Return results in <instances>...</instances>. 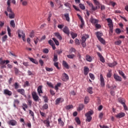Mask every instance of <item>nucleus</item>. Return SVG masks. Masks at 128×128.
<instances>
[{"label":"nucleus","mask_w":128,"mask_h":128,"mask_svg":"<svg viewBox=\"0 0 128 128\" xmlns=\"http://www.w3.org/2000/svg\"><path fill=\"white\" fill-rule=\"evenodd\" d=\"M10 64V60H2V58H0V66L1 68H6V64Z\"/></svg>","instance_id":"nucleus-1"},{"label":"nucleus","mask_w":128,"mask_h":128,"mask_svg":"<svg viewBox=\"0 0 128 128\" xmlns=\"http://www.w3.org/2000/svg\"><path fill=\"white\" fill-rule=\"evenodd\" d=\"M18 36L19 38H22L23 42H24L26 40V34H24V32L23 30H18Z\"/></svg>","instance_id":"nucleus-2"},{"label":"nucleus","mask_w":128,"mask_h":128,"mask_svg":"<svg viewBox=\"0 0 128 128\" xmlns=\"http://www.w3.org/2000/svg\"><path fill=\"white\" fill-rule=\"evenodd\" d=\"M86 4H88L90 8H91V10H93L94 12L96 10H98V6H94V4L90 2L89 1H86Z\"/></svg>","instance_id":"nucleus-3"},{"label":"nucleus","mask_w":128,"mask_h":128,"mask_svg":"<svg viewBox=\"0 0 128 128\" xmlns=\"http://www.w3.org/2000/svg\"><path fill=\"white\" fill-rule=\"evenodd\" d=\"M32 97L34 102H38L40 98L35 92H32Z\"/></svg>","instance_id":"nucleus-4"},{"label":"nucleus","mask_w":128,"mask_h":128,"mask_svg":"<svg viewBox=\"0 0 128 128\" xmlns=\"http://www.w3.org/2000/svg\"><path fill=\"white\" fill-rule=\"evenodd\" d=\"M62 80L63 82H68V75L66 73H64L62 74Z\"/></svg>","instance_id":"nucleus-5"},{"label":"nucleus","mask_w":128,"mask_h":128,"mask_svg":"<svg viewBox=\"0 0 128 128\" xmlns=\"http://www.w3.org/2000/svg\"><path fill=\"white\" fill-rule=\"evenodd\" d=\"M114 78L116 82H122V77L118 76V75L116 74H114Z\"/></svg>","instance_id":"nucleus-6"},{"label":"nucleus","mask_w":128,"mask_h":128,"mask_svg":"<svg viewBox=\"0 0 128 128\" xmlns=\"http://www.w3.org/2000/svg\"><path fill=\"white\" fill-rule=\"evenodd\" d=\"M100 82L101 86L104 88V76L102 74H100Z\"/></svg>","instance_id":"nucleus-7"},{"label":"nucleus","mask_w":128,"mask_h":128,"mask_svg":"<svg viewBox=\"0 0 128 128\" xmlns=\"http://www.w3.org/2000/svg\"><path fill=\"white\" fill-rule=\"evenodd\" d=\"M17 92L19 94H22V96H24L25 98H26V95H25V91L24 89L21 88V89H18L17 90Z\"/></svg>","instance_id":"nucleus-8"},{"label":"nucleus","mask_w":128,"mask_h":128,"mask_svg":"<svg viewBox=\"0 0 128 128\" xmlns=\"http://www.w3.org/2000/svg\"><path fill=\"white\" fill-rule=\"evenodd\" d=\"M126 114L124 112H121L119 114H118L117 115H116L115 116L116 118H124Z\"/></svg>","instance_id":"nucleus-9"},{"label":"nucleus","mask_w":128,"mask_h":128,"mask_svg":"<svg viewBox=\"0 0 128 128\" xmlns=\"http://www.w3.org/2000/svg\"><path fill=\"white\" fill-rule=\"evenodd\" d=\"M88 38H90V36L88 34H84L82 38V42H86Z\"/></svg>","instance_id":"nucleus-10"},{"label":"nucleus","mask_w":128,"mask_h":128,"mask_svg":"<svg viewBox=\"0 0 128 128\" xmlns=\"http://www.w3.org/2000/svg\"><path fill=\"white\" fill-rule=\"evenodd\" d=\"M90 22L92 24H98V20L95 19L92 17L90 18Z\"/></svg>","instance_id":"nucleus-11"},{"label":"nucleus","mask_w":128,"mask_h":128,"mask_svg":"<svg viewBox=\"0 0 128 128\" xmlns=\"http://www.w3.org/2000/svg\"><path fill=\"white\" fill-rule=\"evenodd\" d=\"M4 94L9 96H12V91H10L8 89H6L4 90Z\"/></svg>","instance_id":"nucleus-12"},{"label":"nucleus","mask_w":128,"mask_h":128,"mask_svg":"<svg viewBox=\"0 0 128 128\" xmlns=\"http://www.w3.org/2000/svg\"><path fill=\"white\" fill-rule=\"evenodd\" d=\"M63 32L64 34H68V36H70V29L66 26L63 28Z\"/></svg>","instance_id":"nucleus-13"},{"label":"nucleus","mask_w":128,"mask_h":128,"mask_svg":"<svg viewBox=\"0 0 128 128\" xmlns=\"http://www.w3.org/2000/svg\"><path fill=\"white\" fill-rule=\"evenodd\" d=\"M9 124H10V126H16L17 124V122L16 120H10L9 122H8Z\"/></svg>","instance_id":"nucleus-14"},{"label":"nucleus","mask_w":128,"mask_h":128,"mask_svg":"<svg viewBox=\"0 0 128 128\" xmlns=\"http://www.w3.org/2000/svg\"><path fill=\"white\" fill-rule=\"evenodd\" d=\"M54 34L55 36H56V38H58V40H62V36H60V32H55L54 33Z\"/></svg>","instance_id":"nucleus-15"},{"label":"nucleus","mask_w":128,"mask_h":128,"mask_svg":"<svg viewBox=\"0 0 128 128\" xmlns=\"http://www.w3.org/2000/svg\"><path fill=\"white\" fill-rule=\"evenodd\" d=\"M88 72H90V68L86 66H84V76H88Z\"/></svg>","instance_id":"nucleus-16"},{"label":"nucleus","mask_w":128,"mask_h":128,"mask_svg":"<svg viewBox=\"0 0 128 128\" xmlns=\"http://www.w3.org/2000/svg\"><path fill=\"white\" fill-rule=\"evenodd\" d=\"M64 100V98H58L56 100V104H58L62 102Z\"/></svg>","instance_id":"nucleus-17"},{"label":"nucleus","mask_w":128,"mask_h":128,"mask_svg":"<svg viewBox=\"0 0 128 128\" xmlns=\"http://www.w3.org/2000/svg\"><path fill=\"white\" fill-rule=\"evenodd\" d=\"M42 86H40L38 88V92L39 94V96H40V94H42Z\"/></svg>","instance_id":"nucleus-18"},{"label":"nucleus","mask_w":128,"mask_h":128,"mask_svg":"<svg viewBox=\"0 0 128 128\" xmlns=\"http://www.w3.org/2000/svg\"><path fill=\"white\" fill-rule=\"evenodd\" d=\"M62 66H63L65 67L66 68L67 70H68L70 68V66H68V64L66 62L63 60L62 62Z\"/></svg>","instance_id":"nucleus-19"},{"label":"nucleus","mask_w":128,"mask_h":128,"mask_svg":"<svg viewBox=\"0 0 128 128\" xmlns=\"http://www.w3.org/2000/svg\"><path fill=\"white\" fill-rule=\"evenodd\" d=\"M108 64L110 68H114V66H116L118 64V63L116 62H114L112 63H108Z\"/></svg>","instance_id":"nucleus-20"},{"label":"nucleus","mask_w":128,"mask_h":128,"mask_svg":"<svg viewBox=\"0 0 128 128\" xmlns=\"http://www.w3.org/2000/svg\"><path fill=\"white\" fill-rule=\"evenodd\" d=\"M20 2H22V5L24 6H28V0H20Z\"/></svg>","instance_id":"nucleus-21"},{"label":"nucleus","mask_w":128,"mask_h":128,"mask_svg":"<svg viewBox=\"0 0 128 128\" xmlns=\"http://www.w3.org/2000/svg\"><path fill=\"white\" fill-rule=\"evenodd\" d=\"M94 114V112L93 111H88L87 113L86 114L85 116L86 117H90L92 116Z\"/></svg>","instance_id":"nucleus-22"},{"label":"nucleus","mask_w":128,"mask_h":128,"mask_svg":"<svg viewBox=\"0 0 128 128\" xmlns=\"http://www.w3.org/2000/svg\"><path fill=\"white\" fill-rule=\"evenodd\" d=\"M118 102L121 104H122V106L126 104V100H124V98H119Z\"/></svg>","instance_id":"nucleus-23"},{"label":"nucleus","mask_w":128,"mask_h":128,"mask_svg":"<svg viewBox=\"0 0 128 128\" xmlns=\"http://www.w3.org/2000/svg\"><path fill=\"white\" fill-rule=\"evenodd\" d=\"M118 72L119 74H120V76H121L123 78H124V80H126V76H124V73L122 71L119 70Z\"/></svg>","instance_id":"nucleus-24"},{"label":"nucleus","mask_w":128,"mask_h":128,"mask_svg":"<svg viewBox=\"0 0 128 128\" xmlns=\"http://www.w3.org/2000/svg\"><path fill=\"white\" fill-rule=\"evenodd\" d=\"M96 36L98 39V40L99 38H102V33L99 32H96Z\"/></svg>","instance_id":"nucleus-25"},{"label":"nucleus","mask_w":128,"mask_h":128,"mask_svg":"<svg viewBox=\"0 0 128 128\" xmlns=\"http://www.w3.org/2000/svg\"><path fill=\"white\" fill-rule=\"evenodd\" d=\"M87 92L90 94H94V92L92 91V87H88L87 88Z\"/></svg>","instance_id":"nucleus-26"},{"label":"nucleus","mask_w":128,"mask_h":128,"mask_svg":"<svg viewBox=\"0 0 128 128\" xmlns=\"http://www.w3.org/2000/svg\"><path fill=\"white\" fill-rule=\"evenodd\" d=\"M64 16L66 19V20L68 22H70V15L68 13H66L64 14Z\"/></svg>","instance_id":"nucleus-27"},{"label":"nucleus","mask_w":128,"mask_h":128,"mask_svg":"<svg viewBox=\"0 0 128 128\" xmlns=\"http://www.w3.org/2000/svg\"><path fill=\"white\" fill-rule=\"evenodd\" d=\"M86 60L88 62H92V58L90 55L86 56Z\"/></svg>","instance_id":"nucleus-28"},{"label":"nucleus","mask_w":128,"mask_h":128,"mask_svg":"<svg viewBox=\"0 0 128 128\" xmlns=\"http://www.w3.org/2000/svg\"><path fill=\"white\" fill-rule=\"evenodd\" d=\"M14 12H11L10 14H8L9 18L10 20H12V18H14Z\"/></svg>","instance_id":"nucleus-29"},{"label":"nucleus","mask_w":128,"mask_h":128,"mask_svg":"<svg viewBox=\"0 0 128 128\" xmlns=\"http://www.w3.org/2000/svg\"><path fill=\"white\" fill-rule=\"evenodd\" d=\"M30 60L33 62L34 64H38V62L36 60H34V58H29Z\"/></svg>","instance_id":"nucleus-30"},{"label":"nucleus","mask_w":128,"mask_h":128,"mask_svg":"<svg viewBox=\"0 0 128 128\" xmlns=\"http://www.w3.org/2000/svg\"><path fill=\"white\" fill-rule=\"evenodd\" d=\"M70 34L72 36V38H76V36H78V34L76 33H74V32H71Z\"/></svg>","instance_id":"nucleus-31"},{"label":"nucleus","mask_w":128,"mask_h":128,"mask_svg":"<svg viewBox=\"0 0 128 128\" xmlns=\"http://www.w3.org/2000/svg\"><path fill=\"white\" fill-rule=\"evenodd\" d=\"M14 69L16 76H18L20 72V70H18V69L16 67H14Z\"/></svg>","instance_id":"nucleus-32"},{"label":"nucleus","mask_w":128,"mask_h":128,"mask_svg":"<svg viewBox=\"0 0 128 128\" xmlns=\"http://www.w3.org/2000/svg\"><path fill=\"white\" fill-rule=\"evenodd\" d=\"M10 25L11 26H12V28H16V24L14 23V20H12L10 22Z\"/></svg>","instance_id":"nucleus-33"},{"label":"nucleus","mask_w":128,"mask_h":128,"mask_svg":"<svg viewBox=\"0 0 128 128\" xmlns=\"http://www.w3.org/2000/svg\"><path fill=\"white\" fill-rule=\"evenodd\" d=\"M52 40H54V42L56 44V46H60V42H58V40H56V38H52Z\"/></svg>","instance_id":"nucleus-34"},{"label":"nucleus","mask_w":128,"mask_h":128,"mask_svg":"<svg viewBox=\"0 0 128 128\" xmlns=\"http://www.w3.org/2000/svg\"><path fill=\"white\" fill-rule=\"evenodd\" d=\"M79 7L81 10H86V6H84V4H79Z\"/></svg>","instance_id":"nucleus-35"},{"label":"nucleus","mask_w":128,"mask_h":128,"mask_svg":"<svg viewBox=\"0 0 128 128\" xmlns=\"http://www.w3.org/2000/svg\"><path fill=\"white\" fill-rule=\"evenodd\" d=\"M98 40L100 42H101V44H106V40L102 38L98 39Z\"/></svg>","instance_id":"nucleus-36"},{"label":"nucleus","mask_w":128,"mask_h":128,"mask_svg":"<svg viewBox=\"0 0 128 128\" xmlns=\"http://www.w3.org/2000/svg\"><path fill=\"white\" fill-rule=\"evenodd\" d=\"M53 62H58V55L56 54H54Z\"/></svg>","instance_id":"nucleus-37"},{"label":"nucleus","mask_w":128,"mask_h":128,"mask_svg":"<svg viewBox=\"0 0 128 128\" xmlns=\"http://www.w3.org/2000/svg\"><path fill=\"white\" fill-rule=\"evenodd\" d=\"M121 44H122V40H118L114 42V44H116V46H120Z\"/></svg>","instance_id":"nucleus-38"},{"label":"nucleus","mask_w":128,"mask_h":128,"mask_svg":"<svg viewBox=\"0 0 128 128\" xmlns=\"http://www.w3.org/2000/svg\"><path fill=\"white\" fill-rule=\"evenodd\" d=\"M75 121L78 124H80V118L78 117H76L75 118Z\"/></svg>","instance_id":"nucleus-39"},{"label":"nucleus","mask_w":128,"mask_h":128,"mask_svg":"<svg viewBox=\"0 0 128 128\" xmlns=\"http://www.w3.org/2000/svg\"><path fill=\"white\" fill-rule=\"evenodd\" d=\"M14 86L15 90H18V88H20V84H18V82H15Z\"/></svg>","instance_id":"nucleus-40"},{"label":"nucleus","mask_w":128,"mask_h":128,"mask_svg":"<svg viewBox=\"0 0 128 128\" xmlns=\"http://www.w3.org/2000/svg\"><path fill=\"white\" fill-rule=\"evenodd\" d=\"M38 40H38V37H35L34 38V41L35 44H38Z\"/></svg>","instance_id":"nucleus-41"},{"label":"nucleus","mask_w":128,"mask_h":128,"mask_svg":"<svg viewBox=\"0 0 128 128\" xmlns=\"http://www.w3.org/2000/svg\"><path fill=\"white\" fill-rule=\"evenodd\" d=\"M74 56H76L74 54L67 55V58H68L72 59L74 58Z\"/></svg>","instance_id":"nucleus-42"},{"label":"nucleus","mask_w":128,"mask_h":128,"mask_svg":"<svg viewBox=\"0 0 128 128\" xmlns=\"http://www.w3.org/2000/svg\"><path fill=\"white\" fill-rule=\"evenodd\" d=\"M90 102V98L88 96L85 97L84 104H86Z\"/></svg>","instance_id":"nucleus-43"},{"label":"nucleus","mask_w":128,"mask_h":128,"mask_svg":"<svg viewBox=\"0 0 128 128\" xmlns=\"http://www.w3.org/2000/svg\"><path fill=\"white\" fill-rule=\"evenodd\" d=\"M60 84H61L60 83H58L55 87H54V88L56 90H58V87L60 86Z\"/></svg>","instance_id":"nucleus-44"},{"label":"nucleus","mask_w":128,"mask_h":128,"mask_svg":"<svg viewBox=\"0 0 128 128\" xmlns=\"http://www.w3.org/2000/svg\"><path fill=\"white\" fill-rule=\"evenodd\" d=\"M46 84L50 86V88H54V85L52 82H46Z\"/></svg>","instance_id":"nucleus-45"},{"label":"nucleus","mask_w":128,"mask_h":128,"mask_svg":"<svg viewBox=\"0 0 128 128\" xmlns=\"http://www.w3.org/2000/svg\"><path fill=\"white\" fill-rule=\"evenodd\" d=\"M44 124H46V126L48 128V126H50V121L48 120H45L44 121Z\"/></svg>","instance_id":"nucleus-46"},{"label":"nucleus","mask_w":128,"mask_h":128,"mask_svg":"<svg viewBox=\"0 0 128 128\" xmlns=\"http://www.w3.org/2000/svg\"><path fill=\"white\" fill-rule=\"evenodd\" d=\"M89 76L90 78H91V80H94L95 78H94V74L90 73L89 74Z\"/></svg>","instance_id":"nucleus-47"},{"label":"nucleus","mask_w":128,"mask_h":128,"mask_svg":"<svg viewBox=\"0 0 128 128\" xmlns=\"http://www.w3.org/2000/svg\"><path fill=\"white\" fill-rule=\"evenodd\" d=\"M29 114H31V116L33 118H34V114L32 110H29Z\"/></svg>","instance_id":"nucleus-48"},{"label":"nucleus","mask_w":128,"mask_h":128,"mask_svg":"<svg viewBox=\"0 0 128 128\" xmlns=\"http://www.w3.org/2000/svg\"><path fill=\"white\" fill-rule=\"evenodd\" d=\"M43 110H48V105L47 104H44L42 106Z\"/></svg>","instance_id":"nucleus-49"},{"label":"nucleus","mask_w":128,"mask_h":128,"mask_svg":"<svg viewBox=\"0 0 128 128\" xmlns=\"http://www.w3.org/2000/svg\"><path fill=\"white\" fill-rule=\"evenodd\" d=\"M30 36L32 38H34V32L32 30L30 34Z\"/></svg>","instance_id":"nucleus-50"},{"label":"nucleus","mask_w":128,"mask_h":128,"mask_svg":"<svg viewBox=\"0 0 128 128\" xmlns=\"http://www.w3.org/2000/svg\"><path fill=\"white\" fill-rule=\"evenodd\" d=\"M106 20H107L108 22V24H113L112 20V19L110 18L106 19Z\"/></svg>","instance_id":"nucleus-51"},{"label":"nucleus","mask_w":128,"mask_h":128,"mask_svg":"<svg viewBox=\"0 0 128 128\" xmlns=\"http://www.w3.org/2000/svg\"><path fill=\"white\" fill-rule=\"evenodd\" d=\"M86 122H90L92 121V116H88V117H86Z\"/></svg>","instance_id":"nucleus-52"},{"label":"nucleus","mask_w":128,"mask_h":128,"mask_svg":"<svg viewBox=\"0 0 128 128\" xmlns=\"http://www.w3.org/2000/svg\"><path fill=\"white\" fill-rule=\"evenodd\" d=\"M115 32H116V34H120V32H122L120 29L118 28H116Z\"/></svg>","instance_id":"nucleus-53"},{"label":"nucleus","mask_w":128,"mask_h":128,"mask_svg":"<svg viewBox=\"0 0 128 128\" xmlns=\"http://www.w3.org/2000/svg\"><path fill=\"white\" fill-rule=\"evenodd\" d=\"M46 70L47 72H52V70H54V68H48V67H46Z\"/></svg>","instance_id":"nucleus-54"},{"label":"nucleus","mask_w":128,"mask_h":128,"mask_svg":"<svg viewBox=\"0 0 128 128\" xmlns=\"http://www.w3.org/2000/svg\"><path fill=\"white\" fill-rule=\"evenodd\" d=\"M8 38V36L7 35H4L2 38V42H6V39Z\"/></svg>","instance_id":"nucleus-55"},{"label":"nucleus","mask_w":128,"mask_h":128,"mask_svg":"<svg viewBox=\"0 0 128 128\" xmlns=\"http://www.w3.org/2000/svg\"><path fill=\"white\" fill-rule=\"evenodd\" d=\"M7 30L8 32V35L9 36H10L12 34H10V28L9 26L7 27Z\"/></svg>","instance_id":"nucleus-56"},{"label":"nucleus","mask_w":128,"mask_h":128,"mask_svg":"<svg viewBox=\"0 0 128 128\" xmlns=\"http://www.w3.org/2000/svg\"><path fill=\"white\" fill-rule=\"evenodd\" d=\"M84 106L82 104H80L79 105V110H82V108H84Z\"/></svg>","instance_id":"nucleus-57"},{"label":"nucleus","mask_w":128,"mask_h":128,"mask_svg":"<svg viewBox=\"0 0 128 128\" xmlns=\"http://www.w3.org/2000/svg\"><path fill=\"white\" fill-rule=\"evenodd\" d=\"M24 86H30V82L28 81H26L24 84Z\"/></svg>","instance_id":"nucleus-58"},{"label":"nucleus","mask_w":128,"mask_h":128,"mask_svg":"<svg viewBox=\"0 0 128 128\" xmlns=\"http://www.w3.org/2000/svg\"><path fill=\"white\" fill-rule=\"evenodd\" d=\"M95 26L96 28H102V26H100V24H98V23L96 24Z\"/></svg>","instance_id":"nucleus-59"},{"label":"nucleus","mask_w":128,"mask_h":128,"mask_svg":"<svg viewBox=\"0 0 128 128\" xmlns=\"http://www.w3.org/2000/svg\"><path fill=\"white\" fill-rule=\"evenodd\" d=\"M75 43L76 44H77V46H80V40H78V39H76Z\"/></svg>","instance_id":"nucleus-60"},{"label":"nucleus","mask_w":128,"mask_h":128,"mask_svg":"<svg viewBox=\"0 0 128 128\" xmlns=\"http://www.w3.org/2000/svg\"><path fill=\"white\" fill-rule=\"evenodd\" d=\"M7 11L8 12H12V8H10V7H7Z\"/></svg>","instance_id":"nucleus-61"},{"label":"nucleus","mask_w":128,"mask_h":128,"mask_svg":"<svg viewBox=\"0 0 128 128\" xmlns=\"http://www.w3.org/2000/svg\"><path fill=\"white\" fill-rule=\"evenodd\" d=\"M39 63L40 64V66H44V60H42L40 59V60H39Z\"/></svg>","instance_id":"nucleus-62"},{"label":"nucleus","mask_w":128,"mask_h":128,"mask_svg":"<svg viewBox=\"0 0 128 128\" xmlns=\"http://www.w3.org/2000/svg\"><path fill=\"white\" fill-rule=\"evenodd\" d=\"M43 52L44 54H48V48L44 49Z\"/></svg>","instance_id":"nucleus-63"},{"label":"nucleus","mask_w":128,"mask_h":128,"mask_svg":"<svg viewBox=\"0 0 128 128\" xmlns=\"http://www.w3.org/2000/svg\"><path fill=\"white\" fill-rule=\"evenodd\" d=\"M100 128H110L109 126H104H104L100 125Z\"/></svg>","instance_id":"nucleus-64"}]
</instances>
